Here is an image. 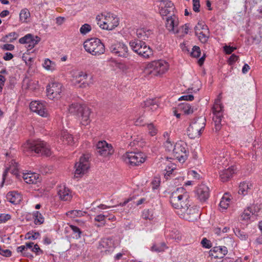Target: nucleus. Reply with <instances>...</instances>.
I'll return each instance as SVG.
<instances>
[{"instance_id": "nucleus-1", "label": "nucleus", "mask_w": 262, "mask_h": 262, "mask_svg": "<svg viewBox=\"0 0 262 262\" xmlns=\"http://www.w3.org/2000/svg\"><path fill=\"white\" fill-rule=\"evenodd\" d=\"M169 68V63L165 60H154L146 66L143 72L145 76H160L167 72Z\"/></svg>"}, {"instance_id": "nucleus-2", "label": "nucleus", "mask_w": 262, "mask_h": 262, "mask_svg": "<svg viewBox=\"0 0 262 262\" xmlns=\"http://www.w3.org/2000/svg\"><path fill=\"white\" fill-rule=\"evenodd\" d=\"M189 195L183 187L178 188L172 192L170 197L172 206L179 210L184 206L188 205Z\"/></svg>"}, {"instance_id": "nucleus-3", "label": "nucleus", "mask_w": 262, "mask_h": 262, "mask_svg": "<svg viewBox=\"0 0 262 262\" xmlns=\"http://www.w3.org/2000/svg\"><path fill=\"white\" fill-rule=\"evenodd\" d=\"M23 150L25 152H34L46 156H50L51 155L49 145L40 140L27 142L23 146Z\"/></svg>"}, {"instance_id": "nucleus-4", "label": "nucleus", "mask_w": 262, "mask_h": 262, "mask_svg": "<svg viewBox=\"0 0 262 262\" xmlns=\"http://www.w3.org/2000/svg\"><path fill=\"white\" fill-rule=\"evenodd\" d=\"M96 20L101 28L107 30H112L119 25L118 18L111 13L105 12L97 15Z\"/></svg>"}, {"instance_id": "nucleus-5", "label": "nucleus", "mask_w": 262, "mask_h": 262, "mask_svg": "<svg viewBox=\"0 0 262 262\" xmlns=\"http://www.w3.org/2000/svg\"><path fill=\"white\" fill-rule=\"evenodd\" d=\"M85 51L94 56H99L105 52V46L100 39L92 38L86 40L83 43Z\"/></svg>"}, {"instance_id": "nucleus-6", "label": "nucleus", "mask_w": 262, "mask_h": 262, "mask_svg": "<svg viewBox=\"0 0 262 262\" xmlns=\"http://www.w3.org/2000/svg\"><path fill=\"white\" fill-rule=\"evenodd\" d=\"M69 111L71 114L80 116L81 118V122L83 125H87L90 123V116L91 112L88 107L78 103L72 104L69 106Z\"/></svg>"}, {"instance_id": "nucleus-7", "label": "nucleus", "mask_w": 262, "mask_h": 262, "mask_svg": "<svg viewBox=\"0 0 262 262\" xmlns=\"http://www.w3.org/2000/svg\"><path fill=\"white\" fill-rule=\"evenodd\" d=\"M205 125L206 119L204 117L201 116L193 119L187 129V135L191 139L199 137Z\"/></svg>"}, {"instance_id": "nucleus-8", "label": "nucleus", "mask_w": 262, "mask_h": 262, "mask_svg": "<svg viewBox=\"0 0 262 262\" xmlns=\"http://www.w3.org/2000/svg\"><path fill=\"white\" fill-rule=\"evenodd\" d=\"M132 49L139 56L148 58L152 55V50L145 42L137 39L132 40L129 42Z\"/></svg>"}, {"instance_id": "nucleus-9", "label": "nucleus", "mask_w": 262, "mask_h": 262, "mask_svg": "<svg viewBox=\"0 0 262 262\" xmlns=\"http://www.w3.org/2000/svg\"><path fill=\"white\" fill-rule=\"evenodd\" d=\"M178 215L181 217L189 222H193L196 220L200 216L198 207L195 206H190L188 205L184 206L177 211Z\"/></svg>"}, {"instance_id": "nucleus-10", "label": "nucleus", "mask_w": 262, "mask_h": 262, "mask_svg": "<svg viewBox=\"0 0 262 262\" xmlns=\"http://www.w3.org/2000/svg\"><path fill=\"white\" fill-rule=\"evenodd\" d=\"M122 160L131 166H138L144 163L145 156L142 152H127L122 156Z\"/></svg>"}, {"instance_id": "nucleus-11", "label": "nucleus", "mask_w": 262, "mask_h": 262, "mask_svg": "<svg viewBox=\"0 0 262 262\" xmlns=\"http://www.w3.org/2000/svg\"><path fill=\"white\" fill-rule=\"evenodd\" d=\"M186 144L183 141L177 142L172 149V155L181 163H184L187 158Z\"/></svg>"}, {"instance_id": "nucleus-12", "label": "nucleus", "mask_w": 262, "mask_h": 262, "mask_svg": "<svg viewBox=\"0 0 262 262\" xmlns=\"http://www.w3.org/2000/svg\"><path fill=\"white\" fill-rule=\"evenodd\" d=\"M212 120L214 123L215 130L219 131L221 128V121L223 117V106L220 101L217 100L212 107Z\"/></svg>"}, {"instance_id": "nucleus-13", "label": "nucleus", "mask_w": 262, "mask_h": 262, "mask_svg": "<svg viewBox=\"0 0 262 262\" xmlns=\"http://www.w3.org/2000/svg\"><path fill=\"white\" fill-rule=\"evenodd\" d=\"M73 80L75 84H79L80 88H86L93 83V77L90 76L88 79V75L82 71L75 73L73 75Z\"/></svg>"}, {"instance_id": "nucleus-14", "label": "nucleus", "mask_w": 262, "mask_h": 262, "mask_svg": "<svg viewBox=\"0 0 262 262\" xmlns=\"http://www.w3.org/2000/svg\"><path fill=\"white\" fill-rule=\"evenodd\" d=\"M110 50L115 56L127 58L129 56L128 47L122 42H118L112 44L110 47Z\"/></svg>"}, {"instance_id": "nucleus-15", "label": "nucleus", "mask_w": 262, "mask_h": 262, "mask_svg": "<svg viewBox=\"0 0 262 262\" xmlns=\"http://www.w3.org/2000/svg\"><path fill=\"white\" fill-rule=\"evenodd\" d=\"M89 156L83 155L79 159L78 162L75 165V176L76 177L85 174L88 170L90 165L89 162Z\"/></svg>"}, {"instance_id": "nucleus-16", "label": "nucleus", "mask_w": 262, "mask_h": 262, "mask_svg": "<svg viewBox=\"0 0 262 262\" xmlns=\"http://www.w3.org/2000/svg\"><path fill=\"white\" fill-rule=\"evenodd\" d=\"M62 84L57 82H53L48 84L47 86V95L50 99H58L60 98L62 93Z\"/></svg>"}, {"instance_id": "nucleus-17", "label": "nucleus", "mask_w": 262, "mask_h": 262, "mask_svg": "<svg viewBox=\"0 0 262 262\" xmlns=\"http://www.w3.org/2000/svg\"><path fill=\"white\" fill-rule=\"evenodd\" d=\"M159 11L160 15L163 16H167L168 15L175 14V7L173 4L169 0H158Z\"/></svg>"}, {"instance_id": "nucleus-18", "label": "nucleus", "mask_w": 262, "mask_h": 262, "mask_svg": "<svg viewBox=\"0 0 262 262\" xmlns=\"http://www.w3.org/2000/svg\"><path fill=\"white\" fill-rule=\"evenodd\" d=\"M97 152L103 157H109L114 152V149L111 144L105 141H99L96 145Z\"/></svg>"}, {"instance_id": "nucleus-19", "label": "nucleus", "mask_w": 262, "mask_h": 262, "mask_svg": "<svg viewBox=\"0 0 262 262\" xmlns=\"http://www.w3.org/2000/svg\"><path fill=\"white\" fill-rule=\"evenodd\" d=\"M30 108L32 112L36 113L41 117H47L49 115L46 103L39 101H33L30 103Z\"/></svg>"}, {"instance_id": "nucleus-20", "label": "nucleus", "mask_w": 262, "mask_h": 262, "mask_svg": "<svg viewBox=\"0 0 262 262\" xmlns=\"http://www.w3.org/2000/svg\"><path fill=\"white\" fill-rule=\"evenodd\" d=\"M179 24L178 17L175 14H172L166 18L165 26L169 32L178 34L179 32Z\"/></svg>"}, {"instance_id": "nucleus-21", "label": "nucleus", "mask_w": 262, "mask_h": 262, "mask_svg": "<svg viewBox=\"0 0 262 262\" xmlns=\"http://www.w3.org/2000/svg\"><path fill=\"white\" fill-rule=\"evenodd\" d=\"M98 248L101 252L109 254L114 251L115 246L114 241L112 239L103 238L100 241Z\"/></svg>"}, {"instance_id": "nucleus-22", "label": "nucleus", "mask_w": 262, "mask_h": 262, "mask_svg": "<svg viewBox=\"0 0 262 262\" xmlns=\"http://www.w3.org/2000/svg\"><path fill=\"white\" fill-rule=\"evenodd\" d=\"M195 192L198 199L201 202H204L206 201L209 196L210 190L206 185L201 184L197 187Z\"/></svg>"}, {"instance_id": "nucleus-23", "label": "nucleus", "mask_w": 262, "mask_h": 262, "mask_svg": "<svg viewBox=\"0 0 262 262\" xmlns=\"http://www.w3.org/2000/svg\"><path fill=\"white\" fill-rule=\"evenodd\" d=\"M228 253L227 248L225 246L213 247L209 251V255L214 258H223Z\"/></svg>"}, {"instance_id": "nucleus-24", "label": "nucleus", "mask_w": 262, "mask_h": 262, "mask_svg": "<svg viewBox=\"0 0 262 262\" xmlns=\"http://www.w3.org/2000/svg\"><path fill=\"white\" fill-rule=\"evenodd\" d=\"M57 193L60 200L62 201H70L72 198L70 190L64 185L58 186Z\"/></svg>"}, {"instance_id": "nucleus-25", "label": "nucleus", "mask_w": 262, "mask_h": 262, "mask_svg": "<svg viewBox=\"0 0 262 262\" xmlns=\"http://www.w3.org/2000/svg\"><path fill=\"white\" fill-rule=\"evenodd\" d=\"M236 170L235 166H231L227 169H223L220 172V177L222 182L228 181Z\"/></svg>"}, {"instance_id": "nucleus-26", "label": "nucleus", "mask_w": 262, "mask_h": 262, "mask_svg": "<svg viewBox=\"0 0 262 262\" xmlns=\"http://www.w3.org/2000/svg\"><path fill=\"white\" fill-rule=\"evenodd\" d=\"M159 106L157 103L156 100L154 99H148L146 100L144 102V103L142 104V108L144 109V110H142V111L146 112H154L156 111Z\"/></svg>"}, {"instance_id": "nucleus-27", "label": "nucleus", "mask_w": 262, "mask_h": 262, "mask_svg": "<svg viewBox=\"0 0 262 262\" xmlns=\"http://www.w3.org/2000/svg\"><path fill=\"white\" fill-rule=\"evenodd\" d=\"M23 178L25 182L29 184H35L40 181L39 174L35 172L23 173Z\"/></svg>"}, {"instance_id": "nucleus-28", "label": "nucleus", "mask_w": 262, "mask_h": 262, "mask_svg": "<svg viewBox=\"0 0 262 262\" xmlns=\"http://www.w3.org/2000/svg\"><path fill=\"white\" fill-rule=\"evenodd\" d=\"M153 33L152 31L146 28H141L137 29L136 30V35L140 40H147L149 37H150Z\"/></svg>"}, {"instance_id": "nucleus-29", "label": "nucleus", "mask_w": 262, "mask_h": 262, "mask_svg": "<svg viewBox=\"0 0 262 262\" xmlns=\"http://www.w3.org/2000/svg\"><path fill=\"white\" fill-rule=\"evenodd\" d=\"M8 201L13 204H18L21 201L22 198L21 195L16 191L9 192L6 195Z\"/></svg>"}, {"instance_id": "nucleus-30", "label": "nucleus", "mask_w": 262, "mask_h": 262, "mask_svg": "<svg viewBox=\"0 0 262 262\" xmlns=\"http://www.w3.org/2000/svg\"><path fill=\"white\" fill-rule=\"evenodd\" d=\"M253 187L252 183L250 182H243L239 185L238 193L243 195H246L250 192Z\"/></svg>"}, {"instance_id": "nucleus-31", "label": "nucleus", "mask_w": 262, "mask_h": 262, "mask_svg": "<svg viewBox=\"0 0 262 262\" xmlns=\"http://www.w3.org/2000/svg\"><path fill=\"white\" fill-rule=\"evenodd\" d=\"M253 206L248 207L245 209L241 215V219L243 221H247L250 219L252 215H255V210Z\"/></svg>"}, {"instance_id": "nucleus-32", "label": "nucleus", "mask_w": 262, "mask_h": 262, "mask_svg": "<svg viewBox=\"0 0 262 262\" xmlns=\"http://www.w3.org/2000/svg\"><path fill=\"white\" fill-rule=\"evenodd\" d=\"M61 140L65 144L72 145L74 144V139L73 136L67 131H63L61 134Z\"/></svg>"}, {"instance_id": "nucleus-33", "label": "nucleus", "mask_w": 262, "mask_h": 262, "mask_svg": "<svg viewBox=\"0 0 262 262\" xmlns=\"http://www.w3.org/2000/svg\"><path fill=\"white\" fill-rule=\"evenodd\" d=\"M178 110L182 111L186 115L191 114L194 112V108L186 102L179 104L178 107Z\"/></svg>"}, {"instance_id": "nucleus-34", "label": "nucleus", "mask_w": 262, "mask_h": 262, "mask_svg": "<svg viewBox=\"0 0 262 262\" xmlns=\"http://www.w3.org/2000/svg\"><path fill=\"white\" fill-rule=\"evenodd\" d=\"M195 35L198 37L199 39L202 43H206L209 37V30H205L204 31H195Z\"/></svg>"}, {"instance_id": "nucleus-35", "label": "nucleus", "mask_w": 262, "mask_h": 262, "mask_svg": "<svg viewBox=\"0 0 262 262\" xmlns=\"http://www.w3.org/2000/svg\"><path fill=\"white\" fill-rule=\"evenodd\" d=\"M214 164L217 165L218 168L221 167L227 166L228 164L227 158L224 157V154H222V155H220L215 157Z\"/></svg>"}, {"instance_id": "nucleus-36", "label": "nucleus", "mask_w": 262, "mask_h": 262, "mask_svg": "<svg viewBox=\"0 0 262 262\" xmlns=\"http://www.w3.org/2000/svg\"><path fill=\"white\" fill-rule=\"evenodd\" d=\"M43 67L47 71H53L56 69V64L55 62L49 58H46L42 63Z\"/></svg>"}, {"instance_id": "nucleus-37", "label": "nucleus", "mask_w": 262, "mask_h": 262, "mask_svg": "<svg viewBox=\"0 0 262 262\" xmlns=\"http://www.w3.org/2000/svg\"><path fill=\"white\" fill-rule=\"evenodd\" d=\"M230 201L231 199L228 194H224L223 197L222 198L221 201H220L219 204L220 207L223 209H227L229 206Z\"/></svg>"}, {"instance_id": "nucleus-38", "label": "nucleus", "mask_w": 262, "mask_h": 262, "mask_svg": "<svg viewBox=\"0 0 262 262\" xmlns=\"http://www.w3.org/2000/svg\"><path fill=\"white\" fill-rule=\"evenodd\" d=\"M33 215L35 224L41 225L44 222L45 219L40 212L38 211H34Z\"/></svg>"}, {"instance_id": "nucleus-39", "label": "nucleus", "mask_w": 262, "mask_h": 262, "mask_svg": "<svg viewBox=\"0 0 262 262\" xmlns=\"http://www.w3.org/2000/svg\"><path fill=\"white\" fill-rule=\"evenodd\" d=\"M30 16V13L27 8L23 9L19 13V19L23 23L27 22V20Z\"/></svg>"}, {"instance_id": "nucleus-40", "label": "nucleus", "mask_w": 262, "mask_h": 262, "mask_svg": "<svg viewBox=\"0 0 262 262\" xmlns=\"http://www.w3.org/2000/svg\"><path fill=\"white\" fill-rule=\"evenodd\" d=\"M34 36L31 34H28L19 39V42L21 44H27L34 39Z\"/></svg>"}, {"instance_id": "nucleus-41", "label": "nucleus", "mask_w": 262, "mask_h": 262, "mask_svg": "<svg viewBox=\"0 0 262 262\" xmlns=\"http://www.w3.org/2000/svg\"><path fill=\"white\" fill-rule=\"evenodd\" d=\"M85 213V212L82 211L81 210H73L69 211L67 213V215L71 216L72 217H75L83 216Z\"/></svg>"}, {"instance_id": "nucleus-42", "label": "nucleus", "mask_w": 262, "mask_h": 262, "mask_svg": "<svg viewBox=\"0 0 262 262\" xmlns=\"http://www.w3.org/2000/svg\"><path fill=\"white\" fill-rule=\"evenodd\" d=\"M71 229L72 230L73 233L75 235V237L76 239L81 237V231L80 229L77 226L71 225L70 226Z\"/></svg>"}, {"instance_id": "nucleus-43", "label": "nucleus", "mask_w": 262, "mask_h": 262, "mask_svg": "<svg viewBox=\"0 0 262 262\" xmlns=\"http://www.w3.org/2000/svg\"><path fill=\"white\" fill-rule=\"evenodd\" d=\"M92 30L91 26L88 24H84L80 28V32L82 35H85Z\"/></svg>"}, {"instance_id": "nucleus-44", "label": "nucleus", "mask_w": 262, "mask_h": 262, "mask_svg": "<svg viewBox=\"0 0 262 262\" xmlns=\"http://www.w3.org/2000/svg\"><path fill=\"white\" fill-rule=\"evenodd\" d=\"M190 55L195 58H198L201 55V49L199 47L194 46L192 49Z\"/></svg>"}, {"instance_id": "nucleus-45", "label": "nucleus", "mask_w": 262, "mask_h": 262, "mask_svg": "<svg viewBox=\"0 0 262 262\" xmlns=\"http://www.w3.org/2000/svg\"><path fill=\"white\" fill-rule=\"evenodd\" d=\"M10 169L12 170V173L15 175L16 177L18 178L20 176L18 173V164L15 161H12Z\"/></svg>"}, {"instance_id": "nucleus-46", "label": "nucleus", "mask_w": 262, "mask_h": 262, "mask_svg": "<svg viewBox=\"0 0 262 262\" xmlns=\"http://www.w3.org/2000/svg\"><path fill=\"white\" fill-rule=\"evenodd\" d=\"M142 216L145 220H152L154 219L151 211L148 209L143 210Z\"/></svg>"}, {"instance_id": "nucleus-47", "label": "nucleus", "mask_w": 262, "mask_h": 262, "mask_svg": "<svg viewBox=\"0 0 262 262\" xmlns=\"http://www.w3.org/2000/svg\"><path fill=\"white\" fill-rule=\"evenodd\" d=\"M205 30H209V29L204 22L199 21L194 28V31H204Z\"/></svg>"}, {"instance_id": "nucleus-48", "label": "nucleus", "mask_w": 262, "mask_h": 262, "mask_svg": "<svg viewBox=\"0 0 262 262\" xmlns=\"http://www.w3.org/2000/svg\"><path fill=\"white\" fill-rule=\"evenodd\" d=\"M147 127L148 130V133L151 136H154L157 134V129L152 123L147 124Z\"/></svg>"}, {"instance_id": "nucleus-49", "label": "nucleus", "mask_w": 262, "mask_h": 262, "mask_svg": "<svg viewBox=\"0 0 262 262\" xmlns=\"http://www.w3.org/2000/svg\"><path fill=\"white\" fill-rule=\"evenodd\" d=\"M18 36L17 33L15 32H11L9 34L6 36V38L8 39V42H13L14 40H16Z\"/></svg>"}, {"instance_id": "nucleus-50", "label": "nucleus", "mask_w": 262, "mask_h": 262, "mask_svg": "<svg viewBox=\"0 0 262 262\" xmlns=\"http://www.w3.org/2000/svg\"><path fill=\"white\" fill-rule=\"evenodd\" d=\"M164 147L166 150L172 152V149H173L174 146H173L172 143L169 140V139H167L165 142L164 143Z\"/></svg>"}, {"instance_id": "nucleus-51", "label": "nucleus", "mask_w": 262, "mask_h": 262, "mask_svg": "<svg viewBox=\"0 0 262 262\" xmlns=\"http://www.w3.org/2000/svg\"><path fill=\"white\" fill-rule=\"evenodd\" d=\"M235 235L240 238L242 240L246 239L247 237V235L243 231L240 230L239 229H236L234 230Z\"/></svg>"}, {"instance_id": "nucleus-52", "label": "nucleus", "mask_w": 262, "mask_h": 262, "mask_svg": "<svg viewBox=\"0 0 262 262\" xmlns=\"http://www.w3.org/2000/svg\"><path fill=\"white\" fill-rule=\"evenodd\" d=\"M40 40V38L38 36H36L35 38L33 39L31 41H30L29 43H28L27 48L28 49H31L33 48L34 47V46L38 43V42Z\"/></svg>"}, {"instance_id": "nucleus-53", "label": "nucleus", "mask_w": 262, "mask_h": 262, "mask_svg": "<svg viewBox=\"0 0 262 262\" xmlns=\"http://www.w3.org/2000/svg\"><path fill=\"white\" fill-rule=\"evenodd\" d=\"M201 244L203 247L208 249L211 248L212 246L211 242L206 238H203L201 241Z\"/></svg>"}, {"instance_id": "nucleus-54", "label": "nucleus", "mask_w": 262, "mask_h": 262, "mask_svg": "<svg viewBox=\"0 0 262 262\" xmlns=\"http://www.w3.org/2000/svg\"><path fill=\"white\" fill-rule=\"evenodd\" d=\"M239 58V57L235 54H232L228 60L229 65H233Z\"/></svg>"}, {"instance_id": "nucleus-55", "label": "nucleus", "mask_w": 262, "mask_h": 262, "mask_svg": "<svg viewBox=\"0 0 262 262\" xmlns=\"http://www.w3.org/2000/svg\"><path fill=\"white\" fill-rule=\"evenodd\" d=\"M11 218V215L9 214H0V223H5Z\"/></svg>"}, {"instance_id": "nucleus-56", "label": "nucleus", "mask_w": 262, "mask_h": 262, "mask_svg": "<svg viewBox=\"0 0 262 262\" xmlns=\"http://www.w3.org/2000/svg\"><path fill=\"white\" fill-rule=\"evenodd\" d=\"M193 2V10L195 12L200 11V0H192Z\"/></svg>"}, {"instance_id": "nucleus-57", "label": "nucleus", "mask_w": 262, "mask_h": 262, "mask_svg": "<svg viewBox=\"0 0 262 262\" xmlns=\"http://www.w3.org/2000/svg\"><path fill=\"white\" fill-rule=\"evenodd\" d=\"M224 51L227 54H230L236 49V47H231L230 46H225L224 47Z\"/></svg>"}, {"instance_id": "nucleus-58", "label": "nucleus", "mask_w": 262, "mask_h": 262, "mask_svg": "<svg viewBox=\"0 0 262 262\" xmlns=\"http://www.w3.org/2000/svg\"><path fill=\"white\" fill-rule=\"evenodd\" d=\"M0 254L6 257H10L12 255V252L8 249H3L0 248Z\"/></svg>"}, {"instance_id": "nucleus-59", "label": "nucleus", "mask_w": 262, "mask_h": 262, "mask_svg": "<svg viewBox=\"0 0 262 262\" xmlns=\"http://www.w3.org/2000/svg\"><path fill=\"white\" fill-rule=\"evenodd\" d=\"M194 99V97L192 95H187L181 96L179 100H185V101H192Z\"/></svg>"}, {"instance_id": "nucleus-60", "label": "nucleus", "mask_w": 262, "mask_h": 262, "mask_svg": "<svg viewBox=\"0 0 262 262\" xmlns=\"http://www.w3.org/2000/svg\"><path fill=\"white\" fill-rule=\"evenodd\" d=\"M152 251H155L157 252H160L164 250V247L162 246H159L158 245H153L151 248Z\"/></svg>"}, {"instance_id": "nucleus-61", "label": "nucleus", "mask_w": 262, "mask_h": 262, "mask_svg": "<svg viewBox=\"0 0 262 262\" xmlns=\"http://www.w3.org/2000/svg\"><path fill=\"white\" fill-rule=\"evenodd\" d=\"M107 216L106 215L104 214H99L95 216L94 218V221L96 222H101L104 221L105 217Z\"/></svg>"}, {"instance_id": "nucleus-62", "label": "nucleus", "mask_w": 262, "mask_h": 262, "mask_svg": "<svg viewBox=\"0 0 262 262\" xmlns=\"http://www.w3.org/2000/svg\"><path fill=\"white\" fill-rule=\"evenodd\" d=\"M144 119L143 118V116H142L137 118L135 122V124L136 125L141 126L144 125Z\"/></svg>"}, {"instance_id": "nucleus-63", "label": "nucleus", "mask_w": 262, "mask_h": 262, "mask_svg": "<svg viewBox=\"0 0 262 262\" xmlns=\"http://www.w3.org/2000/svg\"><path fill=\"white\" fill-rule=\"evenodd\" d=\"M188 175L190 177L193 178L195 179H199L200 178V174H198L194 170H191L189 171Z\"/></svg>"}, {"instance_id": "nucleus-64", "label": "nucleus", "mask_w": 262, "mask_h": 262, "mask_svg": "<svg viewBox=\"0 0 262 262\" xmlns=\"http://www.w3.org/2000/svg\"><path fill=\"white\" fill-rule=\"evenodd\" d=\"M3 49L5 50L12 51L14 49V46L12 44L7 43L4 45Z\"/></svg>"}]
</instances>
